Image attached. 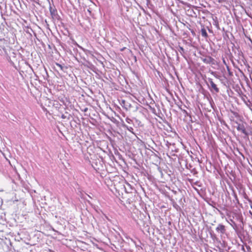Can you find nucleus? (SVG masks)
<instances>
[{
  "mask_svg": "<svg viewBox=\"0 0 252 252\" xmlns=\"http://www.w3.org/2000/svg\"><path fill=\"white\" fill-rule=\"evenodd\" d=\"M236 124L237 125L236 126L237 130L241 132L245 135V136L244 137V138L248 137L249 135H251L252 134V131L250 130L247 129L245 125L244 124L236 122Z\"/></svg>",
  "mask_w": 252,
  "mask_h": 252,
  "instance_id": "obj_3",
  "label": "nucleus"
},
{
  "mask_svg": "<svg viewBox=\"0 0 252 252\" xmlns=\"http://www.w3.org/2000/svg\"><path fill=\"white\" fill-rule=\"evenodd\" d=\"M241 155H242V157H244V155H242V154L241 153Z\"/></svg>",
  "mask_w": 252,
  "mask_h": 252,
  "instance_id": "obj_29",
  "label": "nucleus"
},
{
  "mask_svg": "<svg viewBox=\"0 0 252 252\" xmlns=\"http://www.w3.org/2000/svg\"><path fill=\"white\" fill-rule=\"evenodd\" d=\"M198 183H199V182L198 181H197L195 183H194V185L198 186Z\"/></svg>",
  "mask_w": 252,
  "mask_h": 252,
  "instance_id": "obj_21",
  "label": "nucleus"
},
{
  "mask_svg": "<svg viewBox=\"0 0 252 252\" xmlns=\"http://www.w3.org/2000/svg\"><path fill=\"white\" fill-rule=\"evenodd\" d=\"M173 206L175 208H176L177 210H178V208H179V206L177 204H175L173 205Z\"/></svg>",
  "mask_w": 252,
  "mask_h": 252,
  "instance_id": "obj_18",
  "label": "nucleus"
},
{
  "mask_svg": "<svg viewBox=\"0 0 252 252\" xmlns=\"http://www.w3.org/2000/svg\"><path fill=\"white\" fill-rule=\"evenodd\" d=\"M202 61L206 63H211L214 61V59L211 56H208L206 58L202 59Z\"/></svg>",
  "mask_w": 252,
  "mask_h": 252,
  "instance_id": "obj_6",
  "label": "nucleus"
},
{
  "mask_svg": "<svg viewBox=\"0 0 252 252\" xmlns=\"http://www.w3.org/2000/svg\"><path fill=\"white\" fill-rule=\"evenodd\" d=\"M120 103L121 105L126 110H130L132 107H134L132 104L124 99H122Z\"/></svg>",
  "mask_w": 252,
  "mask_h": 252,
  "instance_id": "obj_4",
  "label": "nucleus"
},
{
  "mask_svg": "<svg viewBox=\"0 0 252 252\" xmlns=\"http://www.w3.org/2000/svg\"><path fill=\"white\" fill-rule=\"evenodd\" d=\"M228 222L233 228H235L237 226L236 223L232 219H230L229 221H228Z\"/></svg>",
  "mask_w": 252,
  "mask_h": 252,
  "instance_id": "obj_11",
  "label": "nucleus"
},
{
  "mask_svg": "<svg viewBox=\"0 0 252 252\" xmlns=\"http://www.w3.org/2000/svg\"><path fill=\"white\" fill-rule=\"evenodd\" d=\"M184 111V113H185V114H188V112H187V111L186 110H184V111Z\"/></svg>",
  "mask_w": 252,
  "mask_h": 252,
  "instance_id": "obj_22",
  "label": "nucleus"
},
{
  "mask_svg": "<svg viewBox=\"0 0 252 252\" xmlns=\"http://www.w3.org/2000/svg\"><path fill=\"white\" fill-rule=\"evenodd\" d=\"M226 66H227V68L228 71H230V69H229V67L227 65H226Z\"/></svg>",
  "mask_w": 252,
  "mask_h": 252,
  "instance_id": "obj_23",
  "label": "nucleus"
},
{
  "mask_svg": "<svg viewBox=\"0 0 252 252\" xmlns=\"http://www.w3.org/2000/svg\"><path fill=\"white\" fill-rule=\"evenodd\" d=\"M211 74L215 76L216 78H218V76L216 75V72L214 71H212Z\"/></svg>",
  "mask_w": 252,
  "mask_h": 252,
  "instance_id": "obj_19",
  "label": "nucleus"
},
{
  "mask_svg": "<svg viewBox=\"0 0 252 252\" xmlns=\"http://www.w3.org/2000/svg\"><path fill=\"white\" fill-rule=\"evenodd\" d=\"M132 104L134 106V107H132V108L133 109V111H136L138 110L140 106H141L139 104H138L137 102H132Z\"/></svg>",
  "mask_w": 252,
  "mask_h": 252,
  "instance_id": "obj_9",
  "label": "nucleus"
},
{
  "mask_svg": "<svg viewBox=\"0 0 252 252\" xmlns=\"http://www.w3.org/2000/svg\"><path fill=\"white\" fill-rule=\"evenodd\" d=\"M223 63L226 64V63H225V60H223Z\"/></svg>",
  "mask_w": 252,
  "mask_h": 252,
  "instance_id": "obj_26",
  "label": "nucleus"
},
{
  "mask_svg": "<svg viewBox=\"0 0 252 252\" xmlns=\"http://www.w3.org/2000/svg\"><path fill=\"white\" fill-rule=\"evenodd\" d=\"M207 85L210 92L214 94H217L220 92V89L213 81V79L208 78L206 81Z\"/></svg>",
  "mask_w": 252,
  "mask_h": 252,
  "instance_id": "obj_1",
  "label": "nucleus"
},
{
  "mask_svg": "<svg viewBox=\"0 0 252 252\" xmlns=\"http://www.w3.org/2000/svg\"><path fill=\"white\" fill-rule=\"evenodd\" d=\"M192 179H189V181L191 183L192 181Z\"/></svg>",
  "mask_w": 252,
  "mask_h": 252,
  "instance_id": "obj_24",
  "label": "nucleus"
},
{
  "mask_svg": "<svg viewBox=\"0 0 252 252\" xmlns=\"http://www.w3.org/2000/svg\"><path fill=\"white\" fill-rule=\"evenodd\" d=\"M213 25L216 27V28L217 29H218V30L220 29V27H219V22H218L217 17H216L215 18H213Z\"/></svg>",
  "mask_w": 252,
  "mask_h": 252,
  "instance_id": "obj_8",
  "label": "nucleus"
},
{
  "mask_svg": "<svg viewBox=\"0 0 252 252\" xmlns=\"http://www.w3.org/2000/svg\"><path fill=\"white\" fill-rule=\"evenodd\" d=\"M66 118V116H65L64 114H63V115H62V118H63V119H65Z\"/></svg>",
  "mask_w": 252,
  "mask_h": 252,
  "instance_id": "obj_20",
  "label": "nucleus"
},
{
  "mask_svg": "<svg viewBox=\"0 0 252 252\" xmlns=\"http://www.w3.org/2000/svg\"><path fill=\"white\" fill-rule=\"evenodd\" d=\"M251 208L252 209V203L251 204Z\"/></svg>",
  "mask_w": 252,
  "mask_h": 252,
  "instance_id": "obj_27",
  "label": "nucleus"
},
{
  "mask_svg": "<svg viewBox=\"0 0 252 252\" xmlns=\"http://www.w3.org/2000/svg\"><path fill=\"white\" fill-rule=\"evenodd\" d=\"M191 173H192L194 175L198 173L197 171L196 170L195 168H193L192 170H191Z\"/></svg>",
  "mask_w": 252,
  "mask_h": 252,
  "instance_id": "obj_13",
  "label": "nucleus"
},
{
  "mask_svg": "<svg viewBox=\"0 0 252 252\" xmlns=\"http://www.w3.org/2000/svg\"><path fill=\"white\" fill-rule=\"evenodd\" d=\"M126 121L127 123H128L129 124H130V123L132 122V120L128 118H126Z\"/></svg>",
  "mask_w": 252,
  "mask_h": 252,
  "instance_id": "obj_17",
  "label": "nucleus"
},
{
  "mask_svg": "<svg viewBox=\"0 0 252 252\" xmlns=\"http://www.w3.org/2000/svg\"><path fill=\"white\" fill-rule=\"evenodd\" d=\"M217 232L220 234V236L222 237V235L226 233V227L225 225L221 223H219L216 228Z\"/></svg>",
  "mask_w": 252,
  "mask_h": 252,
  "instance_id": "obj_5",
  "label": "nucleus"
},
{
  "mask_svg": "<svg viewBox=\"0 0 252 252\" xmlns=\"http://www.w3.org/2000/svg\"><path fill=\"white\" fill-rule=\"evenodd\" d=\"M241 155H242V157H244V155H242V154L241 153Z\"/></svg>",
  "mask_w": 252,
  "mask_h": 252,
  "instance_id": "obj_31",
  "label": "nucleus"
},
{
  "mask_svg": "<svg viewBox=\"0 0 252 252\" xmlns=\"http://www.w3.org/2000/svg\"><path fill=\"white\" fill-rule=\"evenodd\" d=\"M126 127H127V129L129 131H130V132H132V133H133V128L132 127H131V126H130V127H128V126H127Z\"/></svg>",
  "mask_w": 252,
  "mask_h": 252,
  "instance_id": "obj_16",
  "label": "nucleus"
},
{
  "mask_svg": "<svg viewBox=\"0 0 252 252\" xmlns=\"http://www.w3.org/2000/svg\"><path fill=\"white\" fill-rule=\"evenodd\" d=\"M49 8L53 20L55 22H61L62 20V18L60 17V16L58 14L57 10L55 6L54 5V4L53 5V6H52L51 4L50 3Z\"/></svg>",
  "mask_w": 252,
  "mask_h": 252,
  "instance_id": "obj_2",
  "label": "nucleus"
},
{
  "mask_svg": "<svg viewBox=\"0 0 252 252\" xmlns=\"http://www.w3.org/2000/svg\"><path fill=\"white\" fill-rule=\"evenodd\" d=\"M201 34L203 37H204L206 38H207L208 37V35L206 32V30H205V29L204 28L201 29Z\"/></svg>",
  "mask_w": 252,
  "mask_h": 252,
  "instance_id": "obj_7",
  "label": "nucleus"
},
{
  "mask_svg": "<svg viewBox=\"0 0 252 252\" xmlns=\"http://www.w3.org/2000/svg\"><path fill=\"white\" fill-rule=\"evenodd\" d=\"M192 12L194 13V14H196L193 11H192Z\"/></svg>",
  "mask_w": 252,
  "mask_h": 252,
  "instance_id": "obj_28",
  "label": "nucleus"
},
{
  "mask_svg": "<svg viewBox=\"0 0 252 252\" xmlns=\"http://www.w3.org/2000/svg\"><path fill=\"white\" fill-rule=\"evenodd\" d=\"M241 155H242V157H244V155H242V154L241 153Z\"/></svg>",
  "mask_w": 252,
  "mask_h": 252,
  "instance_id": "obj_30",
  "label": "nucleus"
},
{
  "mask_svg": "<svg viewBox=\"0 0 252 252\" xmlns=\"http://www.w3.org/2000/svg\"><path fill=\"white\" fill-rule=\"evenodd\" d=\"M87 110H88V108H85V110H84V111L86 112V111H87Z\"/></svg>",
  "mask_w": 252,
  "mask_h": 252,
  "instance_id": "obj_25",
  "label": "nucleus"
},
{
  "mask_svg": "<svg viewBox=\"0 0 252 252\" xmlns=\"http://www.w3.org/2000/svg\"><path fill=\"white\" fill-rule=\"evenodd\" d=\"M179 51L183 55V53H184V49L183 48V47H182L181 46H179Z\"/></svg>",
  "mask_w": 252,
  "mask_h": 252,
  "instance_id": "obj_12",
  "label": "nucleus"
},
{
  "mask_svg": "<svg viewBox=\"0 0 252 252\" xmlns=\"http://www.w3.org/2000/svg\"><path fill=\"white\" fill-rule=\"evenodd\" d=\"M210 234H211V237L212 238V239L213 240L216 241L217 242H220V241L219 240V238L216 236V234H212L211 233Z\"/></svg>",
  "mask_w": 252,
  "mask_h": 252,
  "instance_id": "obj_10",
  "label": "nucleus"
},
{
  "mask_svg": "<svg viewBox=\"0 0 252 252\" xmlns=\"http://www.w3.org/2000/svg\"><path fill=\"white\" fill-rule=\"evenodd\" d=\"M56 65L59 67L62 70H63L64 67L62 65L60 64V63H56Z\"/></svg>",
  "mask_w": 252,
  "mask_h": 252,
  "instance_id": "obj_14",
  "label": "nucleus"
},
{
  "mask_svg": "<svg viewBox=\"0 0 252 252\" xmlns=\"http://www.w3.org/2000/svg\"><path fill=\"white\" fill-rule=\"evenodd\" d=\"M240 96H241V97L242 98V99L244 101H245V98H247V97L245 94H240Z\"/></svg>",
  "mask_w": 252,
  "mask_h": 252,
  "instance_id": "obj_15",
  "label": "nucleus"
}]
</instances>
